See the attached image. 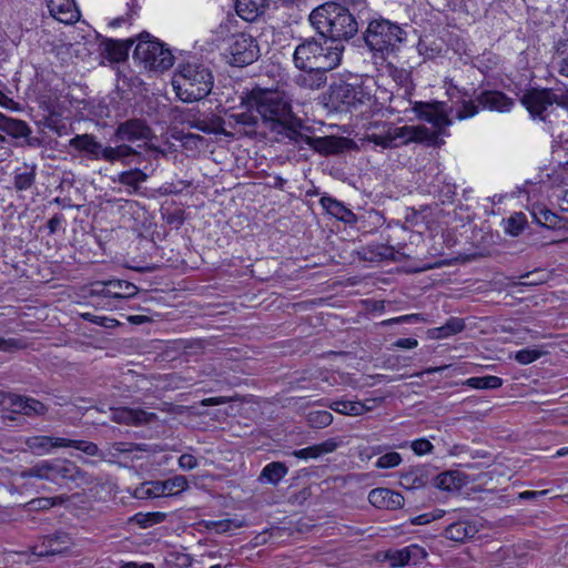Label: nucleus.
Returning <instances> with one entry per match:
<instances>
[{
	"label": "nucleus",
	"mask_w": 568,
	"mask_h": 568,
	"mask_svg": "<svg viewBox=\"0 0 568 568\" xmlns=\"http://www.w3.org/2000/svg\"><path fill=\"white\" fill-rule=\"evenodd\" d=\"M256 82L251 88V138L260 136L270 141L288 140L294 144H307L322 154L343 153L349 143L346 138H311L291 125V104L284 92L277 90L273 79L271 87Z\"/></svg>",
	"instance_id": "obj_1"
},
{
	"label": "nucleus",
	"mask_w": 568,
	"mask_h": 568,
	"mask_svg": "<svg viewBox=\"0 0 568 568\" xmlns=\"http://www.w3.org/2000/svg\"><path fill=\"white\" fill-rule=\"evenodd\" d=\"M408 105H412V110L418 119L430 123L435 130L425 125L396 126L390 122H375L366 133L365 140L382 149H396L413 142L426 143L432 146L440 145L443 140L439 139V135L445 134L446 128L453 123L446 103L408 100Z\"/></svg>",
	"instance_id": "obj_2"
},
{
	"label": "nucleus",
	"mask_w": 568,
	"mask_h": 568,
	"mask_svg": "<svg viewBox=\"0 0 568 568\" xmlns=\"http://www.w3.org/2000/svg\"><path fill=\"white\" fill-rule=\"evenodd\" d=\"M234 9L235 14L220 26V33L225 34L221 51L227 64L242 68L248 63V0H234Z\"/></svg>",
	"instance_id": "obj_3"
},
{
	"label": "nucleus",
	"mask_w": 568,
	"mask_h": 568,
	"mask_svg": "<svg viewBox=\"0 0 568 568\" xmlns=\"http://www.w3.org/2000/svg\"><path fill=\"white\" fill-rule=\"evenodd\" d=\"M308 20L322 38L334 44L349 40L358 31V23L349 9L336 2H326L315 8Z\"/></svg>",
	"instance_id": "obj_4"
},
{
	"label": "nucleus",
	"mask_w": 568,
	"mask_h": 568,
	"mask_svg": "<svg viewBox=\"0 0 568 568\" xmlns=\"http://www.w3.org/2000/svg\"><path fill=\"white\" fill-rule=\"evenodd\" d=\"M447 92L454 101L455 105L450 108V111H455L457 120L475 116L479 108L496 112H509L514 106V100L497 90H475L470 95L466 90H460L452 84Z\"/></svg>",
	"instance_id": "obj_5"
},
{
	"label": "nucleus",
	"mask_w": 568,
	"mask_h": 568,
	"mask_svg": "<svg viewBox=\"0 0 568 568\" xmlns=\"http://www.w3.org/2000/svg\"><path fill=\"white\" fill-rule=\"evenodd\" d=\"M343 44H334L327 39L306 38L296 45L293 62L297 69L333 70L342 61Z\"/></svg>",
	"instance_id": "obj_6"
},
{
	"label": "nucleus",
	"mask_w": 568,
	"mask_h": 568,
	"mask_svg": "<svg viewBox=\"0 0 568 568\" xmlns=\"http://www.w3.org/2000/svg\"><path fill=\"white\" fill-rule=\"evenodd\" d=\"M172 87L181 101L191 103L209 95L213 88V75L209 68L187 62L175 70Z\"/></svg>",
	"instance_id": "obj_7"
},
{
	"label": "nucleus",
	"mask_w": 568,
	"mask_h": 568,
	"mask_svg": "<svg viewBox=\"0 0 568 568\" xmlns=\"http://www.w3.org/2000/svg\"><path fill=\"white\" fill-rule=\"evenodd\" d=\"M407 32L398 23L388 19L378 18L369 21L364 41L374 57L386 59L396 53L406 41Z\"/></svg>",
	"instance_id": "obj_8"
},
{
	"label": "nucleus",
	"mask_w": 568,
	"mask_h": 568,
	"mask_svg": "<svg viewBox=\"0 0 568 568\" xmlns=\"http://www.w3.org/2000/svg\"><path fill=\"white\" fill-rule=\"evenodd\" d=\"M133 58L145 69L156 72L170 69L174 62V57L171 50L146 32H143L138 37Z\"/></svg>",
	"instance_id": "obj_9"
},
{
	"label": "nucleus",
	"mask_w": 568,
	"mask_h": 568,
	"mask_svg": "<svg viewBox=\"0 0 568 568\" xmlns=\"http://www.w3.org/2000/svg\"><path fill=\"white\" fill-rule=\"evenodd\" d=\"M23 478L36 477L57 485L77 481L82 477L79 468L69 460H42L21 474Z\"/></svg>",
	"instance_id": "obj_10"
},
{
	"label": "nucleus",
	"mask_w": 568,
	"mask_h": 568,
	"mask_svg": "<svg viewBox=\"0 0 568 568\" xmlns=\"http://www.w3.org/2000/svg\"><path fill=\"white\" fill-rule=\"evenodd\" d=\"M28 449L38 456L50 454L54 448L73 447L89 456H95L99 448L94 443L85 440H72L55 436H32L24 440Z\"/></svg>",
	"instance_id": "obj_11"
},
{
	"label": "nucleus",
	"mask_w": 568,
	"mask_h": 568,
	"mask_svg": "<svg viewBox=\"0 0 568 568\" xmlns=\"http://www.w3.org/2000/svg\"><path fill=\"white\" fill-rule=\"evenodd\" d=\"M328 99L336 109L348 110L367 103L371 100V93L362 85L339 82L329 87Z\"/></svg>",
	"instance_id": "obj_12"
},
{
	"label": "nucleus",
	"mask_w": 568,
	"mask_h": 568,
	"mask_svg": "<svg viewBox=\"0 0 568 568\" xmlns=\"http://www.w3.org/2000/svg\"><path fill=\"white\" fill-rule=\"evenodd\" d=\"M520 102L534 118L544 120L542 113L549 106L559 105V94L551 89H530L523 94Z\"/></svg>",
	"instance_id": "obj_13"
},
{
	"label": "nucleus",
	"mask_w": 568,
	"mask_h": 568,
	"mask_svg": "<svg viewBox=\"0 0 568 568\" xmlns=\"http://www.w3.org/2000/svg\"><path fill=\"white\" fill-rule=\"evenodd\" d=\"M0 407L18 414L43 415L45 406L37 399L0 390Z\"/></svg>",
	"instance_id": "obj_14"
},
{
	"label": "nucleus",
	"mask_w": 568,
	"mask_h": 568,
	"mask_svg": "<svg viewBox=\"0 0 568 568\" xmlns=\"http://www.w3.org/2000/svg\"><path fill=\"white\" fill-rule=\"evenodd\" d=\"M387 71L393 81L398 85L397 94L392 98V102L397 106V102L410 100L414 90L412 74L404 68H397L393 64H387Z\"/></svg>",
	"instance_id": "obj_15"
},
{
	"label": "nucleus",
	"mask_w": 568,
	"mask_h": 568,
	"mask_svg": "<svg viewBox=\"0 0 568 568\" xmlns=\"http://www.w3.org/2000/svg\"><path fill=\"white\" fill-rule=\"evenodd\" d=\"M50 14L61 23L71 24L80 19L74 0H47Z\"/></svg>",
	"instance_id": "obj_16"
},
{
	"label": "nucleus",
	"mask_w": 568,
	"mask_h": 568,
	"mask_svg": "<svg viewBox=\"0 0 568 568\" xmlns=\"http://www.w3.org/2000/svg\"><path fill=\"white\" fill-rule=\"evenodd\" d=\"M138 291L134 284L121 280H111L97 284V288H94V292L102 296L112 298H130L136 295Z\"/></svg>",
	"instance_id": "obj_17"
},
{
	"label": "nucleus",
	"mask_w": 568,
	"mask_h": 568,
	"mask_svg": "<svg viewBox=\"0 0 568 568\" xmlns=\"http://www.w3.org/2000/svg\"><path fill=\"white\" fill-rule=\"evenodd\" d=\"M369 503L377 508L399 509L404 505V497L389 488H375L368 494Z\"/></svg>",
	"instance_id": "obj_18"
},
{
	"label": "nucleus",
	"mask_w": 568,
	"mask_h": 568,
	"mask_svg": "<svg viewBox=\"0 0 568 568\" xmlns=\"http://www.w3.org/2000/svg\"><path fill=\"white\" fill-rule=\"evenodd\" d=\"M151 131L143 121L131 120L121 123L115 132L119 140L135 142L140 140H146L150 138Z\"/></svg>",
	"instance_id": "obj_19"
},
{
	"label": "nucleus",
	"mask_w": 568,
	"mask_h": 568,
	"mask_svg": "<svg viewBox=\"0 0 568 568\" xmlns=\"http://www.w3.org/2000/svg\"><path fill=\"white\" fill-rule=\"evenodd\" d=\"M342 444L343 440L339 437H332L320 444L294 450L292 455L300 459L318 458L335 452Z\"/></svg>",
	"instance_id": "obj_20"
},
{
	"label": "nucleus",
	"mask_w": 568,
	"mask_h": 568,
	"mask_svg": "<svg viewBox=\"0 0 568 568\" xmlns=\"http://www.w3.org/2000/svg\"><path fill=\"white\" fill-rule=\"evenodd\" d=\"M532 216L538 224L551 230H568V219H565L544 205L532 209Z\"/></svg>",
	"instance_id": "obj_21"
},
{
	"label": "nucleus",
	"mask_w": 568,
	"mask_h": 568,
	"mask_svg": "<svg viewBox=\"0 0 568 568\" xmlns=\"http://www.w3.org/2000/svg\"><path fill=\"white\" fill-rule=\"evenodd\" d=\"M153 417V413L129 407L115 408L112 413V418L114 422L132 425H140L146 423Z\"/></svg>",
	"instance_id": "obj_22"
},
{
	"label": "nucleus",
	"mask_w": 568,
	"mask_h": 568,
	"mask_svg": "<svg viewBox=\"0 0 568 568\" xmlns=\"http://www.w3.org/2000/svg\"><path fill=\"white\" fill-rule=\"evenodd\" d=\"M428 480V473L423 467H412L399 476V485L406 490L423 488Z\"/></svg>",
	"instance_id": "obj_23"
},
{
	"label": "nucleus",
	"mask_w": 568,
	"mask_h": 568,
	"mask_svg": "<svg viewBox=\"0 0 568 568\" xmlns=\"http://www.w3.org/2000/svg\"><path fill=\"white\" fill-rule=\"evenodd\" d=\"M320 202L323 209L332 216L348 224L356 222V215L336 199L331 196H322Z\"/></svg>",
	"instance_id": "obj_24"
},
{
	"label": "nucleus",
	"mask_w": 568,
	"mask_h": 568,
	"mask_svg": "<svg viewBox=\"0 0 568 568\" xmlns=\"http://www.w3.org/2000/svg\"><path fill=\"white\" fill-rule=\"evenodd\" d=\"M304 73L295 77L294 82L303 89L318 90L325 85L327 81L326 72L328 70H310L301 69Z\"/></svg>",
	"instance_id": "obj_25"
},
{
	"label": "nucleus",
	"mask_w": 568,
	"mask_h": 568,
	"mask_svg": "<svg viewBox=\"0 0 568 568\" xmlns=\"http://www.w3.org/2000/svg\"><path fill=\"white\" fill-rule=\"evenodd\" d=\"M70 145L92 159L100 160L102 158L103 146L90 134L75 135L70 140Z\"/></svg>",
	"instance_id": "obj_26"
},
{
	"label": "nucleus",
	"mask_w": 568,
	"mask_h": 568,
	"mask_svg": "<svg viewBox=\"0 0 568 568\" xmlns=\"http://www.w3.org/2000/svg\"><path fill=\"white\" fill-rule=\"evenodd\" d=\"M273 36L274 30L271 27H264L258 36L251 33V64L270 51V38Z\"/></svg>",
	"instance_id": "obj_27"
},
{
	"label": "nucleus",
	"mask_w": 568,
	"mask_h": 568,
	"mask_svg": "<svg viewBox=\"0 0 568 568\" xmlns=\"http://www.w3.org/2000/svg\"><path fill=\"white\" fill-rule=\"evenodd\" d=\"M465 484L466 475L458 470L444 471L435 478V486L445 491H458Z\"/></svg>",
	"instance_id": "obj_28"
},
{
	"label": "nucleus",
	"mask_w": 568,
	"mask_h": 568,
	"mask_svg": "<svg viewBox=\"0 0 568 568\" xmlns=\"http://www.w3.org/2000/svg\"><path fill=\"white\" fill-rule=\"evenodd\" d=\"M477 532L475 525L468 521H456L446 527L444 536L447 539L463 542L467 538L474 537Z\"/></svg>",
	"instance_id": "obj_29"
},
{
	"label": "nucleus",
	"mask_w": 568,
	"mask_h": 568,
	"mask_svg": "<svg viewBox=\"0 0 568 568\" xmlns=\"http://www.w3.org/2000/svg\"><path fill=\"white\" fill-rule=\"evenodd\" d=\"M148 174L144 173L142 170L133 169L121 172L116 179H113V181H116L128 186L129 194H134L138 192L140 185L148 180Z\"/></svg>",
	"instance_id": "obj_30"
},
{
	"label": "nucleus",
	"mask_w": 568,
	"mask_h": 568,
	"mask_svg": "<svg viewBox=\"0 0 568 568\" xmlns=\"http://www.w3.org/2000/svg\"><path fill=\"white\" fill-rule=\"evenodd\" d=\"M329 408L336 413L348 416H359L366 412H369V407H366V403H362L359 400H333L329 404Z\"/></svg>",
	"instance_id": "obj_31"
},
{
	"label": "nucleus",
	"mask_w": 568,
	"mask_h": 568,
	"mask_svg": "<svg viewBox=\"0 0 568 568\" xmlns=\"http://www.w3.org/2000/svg\"><path fill=\"white\" fill-rule=\"evenodd\" d=\"M287 471L284 463L272 462L262 469L258 480L263 484L277 485Z\"/></svg>",
	"instance_id": "obj_32"
},
{
	"label": "nucleus",
	"mask_w": 568,
	"mask_h": 568,
	"mask_svg": "<svg viewBox=\"0 0 568 568\" xmlns=\"http://www.w3.org/2000/svg\"><path fill=\"white\" fill-rule=\"evenodd\" d=\"M465 328V321L460 317H450L447 322L439 327H435L430 331V337L433 338H447L455 334L463 332Z\"/></svg>",
	"instance_id": "obj_33"
},
{
	"label": "nucleus",
	"mask_w": 568,
	"mask_h": 568,
	"mask_svg": "<svg viewBox=\"0 0 568 568\" xmlns=\"http://www.w3.org/2000/svg\"><path fill=\"white\" fill-rule=\"evenodd\" d=\"M556 69L562 77L568 78V38L560 39L555 44Z\"/></svg>",
	"instance_id": "obj_34"
},
{
	"label": "nucleus",
	"mask_w": 568,
	"mask_h": 568,
	"mask_svg": "<svg viewBox=\"0 0 568 568\" xmlns=\"http://www.w3.org/2000/svg\"><path fill=\"white\" fill-rule=\"evenodd\" d=\"M134 497L139 499L164 497L161 480H152L141 484L135 488Z\"/></svg>",
	"instance_id": "obj_35"
},
{
	"label": "nucleus",
	"mask_w": 568,
	"mask_h": 568,
	"mask_svg": "<svg viewBox=\"0 0 568 568\" xmlns=\"http://www.w3.org/2000/svg\"><path fill=\"white\" fill-rule=\"evenodd\" d=\"M48 542V546L45 547V549H39V547H36L34 548V555L37 556H51V555H55V554H61L63 552L68 546L67 544H69V539L67 536H57L54 538H47L45 540Z\"/></svg>",
	"instance_id": "obj_36"
},
{
	"label": "nucleus",
	"mask_w": 568,
	"mask_h": 568,
	"mask_svg": "<svg viewBox=\"0 0 568 568\" xmlns=\"http://www.w3.org/2000/svg\"><path fill=\"white\" fill-rule=\"evenodd\" d=\"M464 385L475 389H496L503 385V379L494 375L470 377L465 381Z\"/></svg>",
	"instance_id": "obj_37"
},
{
	"label": "nucleus",
	"mask_w": 568,
	"mask_h": 568,
	"mask_svg": "<svg viewBox=\"0 0 568 568\" xmlns=\"http://www.w3.org/2000/svg\"><path fill=\"white\" fill-rule=\"evenodd\" d=\"M135 154V151L126 145V144H121V145H118V146H105L103 148V153H102V160H105V161H109V162H114V161H122L124 162L126 158L131 156Z\"/></svg>",
	"instance_id": "obj_38"
},
{
	"label": "nucleus",
	"mask_w": 568,
	"mask_h": 568,
	"mask_svg": "<svg viewBox=\"0 0 568 568\" xmlns=\"http://www.w3.org/2000/svg\"><path fill=\"white\" fill-rule=\"evenodd\" d=\"M162 489L164 490V497L175 496L189 488V481L186 477L182 475L173 476L166 480H161Z\"/></svg>",
	"instance_id": "obj_39"
},
{
	"label": "nucleus",
	"mask_w": 568,
	"mask_h": 568,
	"mask_svg": "<svg viewBox=\"0 0 568 568\" xmlns=\"http://www.w3.org/2000/svg\"><path fill=\"white\" fill-rule=\"evenodd\" d=\"M504 230L511 236H518L526 227L527 219L523 212H516L504 220Z\"/></svg>",
	"instance_id": "obj_40"
},
{
	"label": "nucleus",
	"mask_w": 568,
	"mask_h": 568,
	"mask_svg": "<svg viewBox=\"0 0 568 568\" xmlns=\"http://www.w3.org/2000/svg\"><path fill=\"white\" fill-rule=\"evenodd\" d=\"M166 519V514L162 511H153V513H139L135 514L131 521L138 524L141 528H149L153 525L161 524Z\"/></svg>",
	"instance_id": "obj_41"
},
{
	"label": "nucleus",
	"mask_w": 568,
	"mask_h": 568,
	"mask_svg": "<svg viewBox=\"0 0 568 568\" xmlns=\"http://www.w3.org/2000/svg\"><path fill=\"white\" fill-rule=\"evenodd\" d=\"M307 423L313 428H324L332 424L333 415L328 410H312L306 416Z\"/></svg>",
	"instance_id": "obj_42"
},
{
	"label": "nucleus",
	"mask_w": 568,
	"mask_h": 568,
	"mask_svg": "<svg viewBox=\"0 0 568 568\" xmlns=\"http://www.w3.org/2000/svg\"><path fill=\"white\" fill-rule=\"evenodd\" d=\"M34 182V173L28 168L14 171V186L19 191L28 190Z\"/></svg>",
	"instance_id": "obj_43"
},
{
	"label": "nucleus",
	"mask_w": 568,
	"mask_h": 568,
	"mask_svg": "<svg viewBox=\"0 0 568 568\" xmlns=\"http://www.w3.org/2000/svg\"><path fill=\"white\" fill-rule=\"evenodd\" d=\"M407 548L387 550L385 552V559L389 562L392 567H404L409 565Z\"/></svg>",
	"instance_id": "obj_44"
},
{
	"label": "nucleus",
	"mask_w": 568,
	"mask_h": 568,
	"mask_svg": "<svg viewBox=\"0 0 568 568\" xmlns=\"http://www.w3.org/2000/svg\"><path fill=\"white\" fill-rule=\"evenodd\" d=\"M545 353L538 348H523L514 355V358L521 365H528L539 359Z\"/></svg>",
	"instance_id": "obj_45"
},
{
	"label": "nucleus",
	"mask_w": 568,
	"mask_h": 568,
	"mask_svg": "<svg viewBox=\"0 0 568 568\" xmlns=\"http://www.w3.org/2000/svg\"><path fill=\"white\" fill-rule=\"evenodd\" d=\"M402 463V456L396 452L382 455L375 463L376 468L389 469L397 467Z\"/></svg>",
	"instance_id": "obj_46"
},
{
	"label": "nucleus",
	"mask_w": 568,
	"mask_h": 568,
	"mask_svg": "<svg viewBox=\"0 0 568 568\" xmlns=\"http://www.w3.org/2000/svg\"><path fill=\"white\" fill-rule=\"evenodd\" d=\"M410 448L416 455L423 456L430 454L434 450V445L426 438H418L410 443Z\"/></svg>",
	"instance_id": "obj_47"
},
{
	"label": "nucleus",
	"mask_w": 568,
	"mask_h": 568,
	"mask_svg": "<svg viewBox=\"0 0 568 568\" xmlns=\"http://www.w3.org/2000/svg\"><path fill=\"white\" fill-rule=\"evenodd\" d=\"M422 321H424L423 315L416 313V314H407V315H403V316L385 320V321L382 322V325L383 326H389V325H393V324L417 323V322H422Z\"/></svg>",
	"instance_id": "obj_48"
},
{
	"label": "nucleus",
	"mask_w": 568,
	"mask_h": 568,
	"mask_svg": "<svg viewBox=\"0 0 568 568\" xmlns=\"http://www.w3.org/2000/svg\"><path fill=\"white\" fill-rule=\"evenodd\" d=\"M406 548H407V552H409L408 554L409 565H417L423 559H425L427 556L426 550L416 544L409 545Z\"/></svg>",
	"instance_id": "obj_49"
},
{
	"label": "nucleus",
	"mask_w": 568,
	"mask_h": 568,
	"mask_svg": "<svg viewBox=\"0 0 568 568\" xmlns=\"http://www.w3.org/2000/svg\"><path fill=\"white\" fill-rule=\"evenodd\" d=\"M444 516V510H435L433 513H426L414 517L410 521L413 525H426L435 519H439Z\"/></svg>",
	"instance_id": "obj_50"
},
{
	"label": "nucleus",
	"mask_w": 568,
	"mask_h": 568,
	"mask_svg": "<svg viewBox=\"0 0 568 568\" xmlns=\"http://www.w3.org/2000/svg\"><path fill=\"white\" fill-rule=\"evenodd\" d=\"M24 126L22 121L13 120L4 114L0 113V131L10 132L12 130L19 131L20 128Z\"/></svg>",
	"instance_id": "obj_51"
},
{
	"label": "nucleus",
	"mask_w": 568,
	"mask_h": 568,
	"mask_svg": "<svg viewBox=\"0 0 568 568\" xmlns=\"http://www.w3.org/2000/svg\"><path fill=\"white\" fill-rule=\"evenodd\" d=\"M540 271H534L525 273L520 276V278H525V282H521L523 285H539L546 282L547 275H539Z\"/></svg>",
	"instance_id": "obj_52"
},
{
	"label": "nucleus",
	"mask_w": 568,
	"mask_h": 568,
	"mask_svg": "<svg viewBox=\"0 0 568 568\" xmlns=\"http://www.w3.org/2000/svg\"><path fill=\"white\" fill-rule=\"evenodd\" d=\"M197 465V459L191 454H183L179 458V467L183 470H192Z\"/></svg>",
	"instance_id": "obj_53"
},
{
	"label": "nucleus",
	"mask_w": 568,
	"mask_h": 568,
	"mask_svg": "<svg viewBox=\"0 0 568 568\" xmlns=\"http://www.w3.org/2000/svg\"><path fill=\"white\" fill-rule=\"evenodd\" d=\"M393 346L397 348L412 349L418 346V341L413 337L398 338L393 343Z\"/></svg>",
	"instance_id": "obj_54"
},
{
	"label": "nucleus",
	"mask_w": 568,
	"mask_h": 568,
	"mask_svg": "<svg viewBox=\"0 0 568 568\" xmlns=\"http://www.w3.org/2000/svg\"><path fill=\"white\" fill-rule=\"evenodd\" d=\"M29 504L33 509H45L53 506L54 501L51 498H38L31 500Z\"/></svg>",
	"instance_id": "obj_55"
},
{
	"label": "nucleus",
	"mask_w": 568,
	"mask_h": 568,
	"mask_svg": "<svg viewBox=\"0 0 568 568\" xmlns=\"http://www.w3.org/2000/svg\"><path fill=\"white\" fill-rule=\"evenodd\" d=\"M265 73L267 78H274L276 73V67L274 64L267 63L263 68L260 67L258 71L253 72V77L261 78Z\"/></svg>",
	"instance_id": "obj_56"
},
{
	"label": "nucleus",
	"mask_w": 568,
	"mask_h": 568,
	"mask_svg": "<svg viewBox=\"0 0 568 568\" xmlns=\"http://www.w3.org/2000/svg\"><path fill=\"white\" fill-rule=\"evenodd\" d=\"M396 253L399 254V251H395L393 246H385L382 247V251L378 253V255L382 258H392V260H398L396 256Z\"/></svg>",
	"instance_id": "obj_57"
},
{
	"label": "nucleus",
	"mask_w": 568,
	"mask_h": 568,
	"mask_svg": "<svg viewBox=\"0 0 568 568\" xmlns=\"http://www.w3.org/2000/svg\"><path fill=\"white\" fill-rule=\"evenodd\" d=\"M0 106L6 109H16V102L0 90Z\"/></svg>",
	"instance_id": "obj_58"
},
{
	"label": "nucleus",
	"mask_w": 568,
	"mask_h": 568,
	"mask_svg": "<svg viewBox=\"0 0 568 568\" xmlns=\"http://www.w3.org/2000/svg\"><path fill=\"white\" fill-rule=\"evenodd\" d=\"M131 17H118V18H114V19H111L109 22H108V26L110 28H120L126 23H129Z\"/></svg>",
	"instance_id": "obj_59"
},
{
	"label": "nucleus",
	"mask_w": 568,
	"mask_h": 568,
	"mask_svg": "<svg viewBox=\"0 0 568 568\" xmlns=\"http://www.w3.org/2000/svg\"><path fill=\"white\" fill-rule=\"evenodd\" d=\"M547 494V490L534 491V490H525L519 494L520 499H535L538 496H544Z\"/></svg>",
	"instance_id": "obj_60"
},
{
	"label": "nucleus",
	"mask_w": 568,
	"mask_h": 568,
	"mask_svg": "<svg viewBox=\"0 0 568 568\" xmlns=\"http://www.w3.org/2000/svg\"><path fill=\"white\" fill-rule=\"evenodd\" d=\"M417 50H418L419 54L425 55L428 59L434 57L433 50H430V52H428L429 48L424 40H419V42L417 44Z\"/></svg>",
	"instance_id": "obj_61"
},
{
	"label": "nucleus",
	"mask_w": 568,
	"mask_h": 568,
	"mask_svg": "<svg viewBox=\"0 0 568 568\" xmlns=\"http://www.w3.org/2000/svg\"><path fill=\"white\" fill-rule=\"evenodd\" d=\"M267 538H268L267 531L260 532L253 539H251V546L255 547L258 545H263L267 541Z\"/></svg>",
	"instance_id": "obj_62"
},
{
	"label": "nucleus",
	"mask_w": 568,
	"mask_h": 568,
	"mask_svg": "<svg viewBox=\"0 0 568 568\" xmlns=\"http://www.w3.org/2000/svg\"><path fill=\"white\" fill-rule=\"evenodd\" d=\"M559 207L564 212H568V190L558 199Z\"/></svg>",
	"instance_id": "obj_63"
},
{
	"label": "nucleus",
	"mask_w": 568,
	"mask_h": 568,
	"mask_svg": "<svg viewBox=\"0 0 568 568\" xmlns=\"http://www.w3.org/2000/svg\"><path fill=\"white\" fill-rule=\"evenodd\" d=\"M121 568H155V567L150 562L142 564V565H139L135 562H126V564H123L121 566Z\"/></svg>",
	"instance_id": "obj_64"
}]
</instances>
